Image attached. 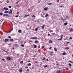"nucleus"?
Masks as SVG:
<instances>
[{"instance_id":"nucleus-1","label":"nucleus","mask_w":73,"mask_h":73,"mask_svg":"<svg viewBox=\"0 0 73 73\" xmlns=\"http://www.w3.org/2000/svg\"><path fill=\"white\" fill-rule=\"evenodd\" d=\"M6 60L7 61H12V58L10 56H8L6 57Z\"/></svg>"},{"instance_id":"nucleus-2","label":"nucleus","mask_w":73,"mask_h":73,"mask_svg":"<svg viewBox=\"0 0 73 73\" xmlns=\"http://www.w3.org/2000/svg\"><path fill=\"white\" fill-rule=\"evenodd\" d=\"M3 9H5V11H7V10H8V9L7 7H4L2 9V10H3Z\"/></svg>"},{"instance_id":"nucleus-3","label":"nucleus","mask_w":73,"mask_h":73,"mask_svg":"<svg viewBox=\"0 0 73 73\" xmlns=\"http://www.w3.org/2000/svg\"><path fill=\"white\" fill-rule=\"evenodd\" d=\"M60 19L62 20V21H65V19H64V18H62V17H61L60 18Z\"/></svg>"},{"instance_id":"nucleus-4","label":"nucleus","mask_w":73,"mask_h":73,"mask_svg":"<svg viewBox=\"0 0 73 73\" xmlns=\"http://www.w3.org/2000/svg\"><path fill=\"white\" fill-rule=\"evenodd\" d=\"M3 16L7 17L8 16V14H4Z\"/></svg>"},{"instance_id":"nucleus-5","label":"nucleus","mask_w":73,"mask_h":73,"mask_svg":"<svg viewBox=\"0 0 73 73\" xmlns=\"http://www.w3.org/2000/svg\"><path fill=\"white\" fill-rule=\"evenodd\" d=\"M9 41V39H5L4 40L5 42H7V41Z\"/></svg>"},{"instance_id":"nucleus-6","label":"nucleus","mask_w":73,"mask_h":73,"mask_svg":"<svg viewBox=\"0 0 73 73\" xmlns=\"http://www.w3.org/2000/svg\"><path fill=\"white\" fill-rule=\"evenodd\" d=\"M23 71V70H22V68H21L19 70V72H21Z\"/></svg>"},{"instance_id":"nucleus-7","label":"nucleus","mask_w":73,"mask_h":73,"mask_svg":"<svg viewBox=\"0 0 73 73\" xmlns=\"http://www.w3.org/2000/svg\"><path fill=\"white\" fill-rule=\"evenodd\" d=\"M44 11H47V10H48V8L46 7L44 8Z\"/></svg>"},{"instance_id":"nucleus-8","label":"nucleus","mask_w":73,"mask_h":73,"mask_svg":"<svg viewBox=\"0 0 73 73\" xmlns=\"http://www.w3.org/2000/svg\"><path fill=\"white\" fill-rule=\"evenodd\" d=\"M45 27V25H43L42 26V29H44V27Z\"/></svg>"},{"instance_id":"nucleus-9","label":"nucleus","mask_w":73,"mask_h":73,"mask_svg":"<svg viewBox=\"0 0 73 73\" xmlns=\"http://www.w3.org/2000/svg\"><path fill=\"white\" fill-rule=\"evenodd\" d=\"M49 16V15L48 14H46V15H45V17H47L48 16Z\"/></svg>"},{"instance_id":"nucleus-10","label":"nucleus","mask_w":73,"mask_h":73,"mask_svg":"<svg viewBox=\"0 0 73 73\" xmlns=\"http://www.w3.org/2000/svg\"><path fill=\"white\" fill-rule=\"evenodd\" d=\"M15 46L16 47H17L18 46V44H15Z\"/></svg>"},{"instance_id":"nucleus-11","label":"nucleus","mask_w":73,"mask_h":73,"mask_svg":"<svg viewBox=\"0 0 73 73\" xmlns=\"http://www.w3.org/2000/svg\"><path fill=\"white\" fill-rule=\"evenodd\" d=\"M52 42H53V41H52L51 40H49V43H52Z\"/></svg>"},{"instance_id":"nucleus-12","label":"nucleus","mask_w":73,"mask_h":73,"mask_svg":"<svg viewBox=\"0 0 73 73\" xmlns=\"http://www.w3.org/2000/svg\"><path fill=\"white\" fill-rule=\"evenodd\" d=\"M30 16V15H25L24 16V17H27V16Z\"/></svg>"},{"instance_id":"nucleus-13","label":"nucleus","mask_w":73,"mask_h":73,"mask_svg":"<svg viewBox=\"0 0 73 73\" xmlns=\"http://www.w3.org/2000/svg\"><path fill=\"white\" fill-rule=\"evenodd\" d=\"M30 16V15H25L24 16V17H27V16Z\"/></svg>"},{"instance_id":"nucleus-14","label":"nucleus","mask_w":73,"mask_h":73,"mask_svg":"<svg viewBox=\"0 0 73 73\" xmlns=\"http://www.w3.org/2000/svg\"><path fill=\"white\" fill-rule=\"evenodd\" d=\"M30 16V15H25L24 16V17H27V16Z\"/></svg>"},{"instance_id":"nucleus-15","label":"nucleus","mask_w":73,"mask_h":73,"mask_svg":"<svg viewBox=\"0 0 73 73\" xmlns=\"http://www.w3.org/2000/svg\"><path fill=\"white\" fill-rule=\"evenodd\" d=\"M35 42L36 44L37 43H38V40H35Z\"/></svg>"},{"instance_id":"nucleus-16","label":"nucleus","mask_w":73,"mask_h":73,"mask_svg":"<svg viewBox=\"0 0 73 73\" xmlns=\"http://www.w3.org/2000/svg\"><path fill=\"white\" fill-rule=\"evenodd\" d=\"M57 73H61V71H60V70H58L57 71Z\"/></svg>"},{"instance_id":"nucleus-17","label":"nucleus","mask_w":73,"mask_h":73,"mask_svg":"<svg viewBox=\"0 0 73 73\" xmlns=\"http://www.w3.org/2000/svg\"><path fill=\"white\" fill-rule=\"evenodd\" d=\"M18 32H19V33H21V30H19L18 31Z\"/></svg>"},{"instance_id":"nucleus-18","label":"nucleus","mask_w":73,"mask_h":73,"mask_svg":"<svg viewBox=\"0 0 73 73\" xmlns=\"http://www.w3.org/2000/svg\"><path fill=\"white\" fill-rule=\"evenodd\" d=\"M65 49L66 50H68V49H69V48L68 47H66L65 48Z\"/></svg>"},{"instance_id":"nucleus-19","label":"nucleus","mask_w":73,"mask_h":73,"mask_svg":"<svg viewBox=\"0 0 73 73\" xmlns=\"http://www.w3.org/2000/svg\"><path fill=\"white\" fill-rule=\"evenodd\" d=\"M5 13H8V11H5L4 12Z\"/></svg>"},{"instance_id":"nucleus-20","label":"nucleus","mask_w":73,"mask_h":73,"mask_svg":"<svg viewBox=\"0 0 73 73\" xmlns=\"http://www.w3.org/2000/svg\"><path fill=\"white\" fill-rule=\"evenodd\" d=\"M68 24V23L66 22L64 23V25H66Z\"/></svg>"},{"instance_id":"nucleus-21","label":"nucleus","mask_w":73,"mask_h":73,"mask_svg":"<svg viewBox=\"0 0 73 73\" xmlns=\"http://www.w3.org/2000/svg\"><path fill=\"white\" fill-rule=\"evenodd\" d=\"M54 50L55 51V52H57V48H54Z\"/></svg>"},{"instance_id":"nucleus-22","label":"nucleus","mask_w":73,"mask_h":73,"mask_svg":"<svg viewBox=\"0 0 73 73\" xmlns=\"http://www.w3.org/2000/svg\"><path fill=\"white\" fill-rule=\"evenodd\" d=\"M34 48H37V45H35L34 46Z\"/></svg>"},{"instance_id":"nucleus-23","label":"nucleus","mask_w":73,"mask_h":73,"mask_svg":"<svg viewBox=\"0 0 73 73\" xmlns=\"http://www.w3.org/2000/svg\"><path fill=\"white\" fill-rule=\"evenodd\" d=\"M68 65H69L70 66V67H71V66H72V64H71L69 63L68 64Z\"/></svg>"},{"instance_id":"nucleus-24","label":"nucleus","mask_w":73,"mask_h":73,"mask_svg":"<svg viewBox=\"0 0 73 73\" xmlns=\"http://www.w3.org/2000/svg\"><path fill=\"white\" fill-rule=\"evenodd\" d=\"M10 41H14V40H13V39H11Z\"/></svg>"},{"instance_id":"nucleus-25","label":"nucleus","mask_w":73,"mask_h":73,"mask_svg":"<svg viewBox=\"0 0 73 73\" xmlns=\"http://www.w3.org/2000/svg\"><path fill=\"white\" fill-rule=\"evenodd\" d=\"M72 31H73V28H71L70 32H72Z\"/></svg>"},{"instance_id":"nucleus-26","label":"nucleus","mask_w":73,"mask_h":73,"mask_svg":"<svg viewBox=\"0 0 73 73\" xmlns=\"http://www.w3.org/2000/svg\"><path fill=\"white\" fill-rule=\"evenodd\" d=\"M32 17H34V18H36V16L34 15H33L32 16Z\"/></svg>"},{"instance_id":"nucleus-27","label":"nucleus","mask_w":73,"mask_h":73,"mask_svg":"<svg viewBox=\"0 0 73 73\" xmlns=\"http://www.w3.org/2000/svg\"><path fill=\"white\" fill-rule=\"evenodd\" d=\"M20 64H23V61H21L20 62Z\"/></svg>"},{"instance_id":"nucleus-28","label":"nucleus","mask_w":73,"mask_h":73,"mask_svg":"<svg viewBox=\"0 0 73 73\" xmlns=\"http://www.w3.org/2000/svg\"><path fill=\"white\" fill-rule=\"evenodd\" d=\"M66 19H68L69 18V17H68V16H66Z\"/></svg>"},{"instance_id":"nucleus-29","label":"nucleus","mask_w":73,"mask_h":73,"mask_svg":"<svg viewBox=\"0 0 73 73\" xmlns=\"http://www.w3.org/2000/svg\"><path fill=\"white\" fill-rule=\"evenodd\" d=\"M23 42H24V41H21L20 43L21 44H23Z\"/></svg>"},{"instance_id":"nucleus-30","label":"nucleus","mask_w":73,"mask_h":73,"mask_svg":"<svg viewBox=\"0 0 73 73\" xmlns=\"http://www.w3.org/2000/svg\"><path fill=\"white\" fill-rule=\"evenodd\" d=\"M3 13H0V15L2 16V15H3Z\"/></svg>"},{"instance_id":"nucleus-31","label":"nucleus","mask_w":73,"mask_h":73,"mask_svg":"<svg viewBox=\"0 0 73 73\" xmlns=\"http://www.w3.org/2000/svg\"><path fill=\"white\" fill-rule=\"evenodd\" d=\"M63 55H65V54H66V53H65V52H63Z\"/></svg>"},{"instance_id":"nucleus-32","label":"nucleus","mask_w":73,"mask_h":73,"mask_svg":"<svg viewBox=\"0 0 73 73\" xmlns=\"http://www.w3.org/2000/svg\"><path fill=\"white\" fill-rule=\"evenodd\" d=\"M28 71H29V69H27V71H26V72H28Z\"/></svg>"},{"instance_id":"nucleus-33","label":"nucleus","mask_w":73,"mask_h":73,"mask_svg":"<svg viewBox=\"0 0 73 73\" xmlns=\"http://www.w3.org/2000/svg\"><path fill=\"white\" fill-rule=\"evenodd\" d=\"M28 66H31V64L29 63L28 64Z\"/></svg>"},{"instance_id":"nucleus-34","label":"nucleus","mask_w":73,"mask_h":73,"mask_svg":"<svg viewBox=\"0 0 73 73\" xmlns=\"http://www.w3.org/2000/svg\"><path fill=\"white\" fill-rule=\"evenodd\" d=\"M38 30V28H36L35 29V31H37Z\"/></svg>"},{"instance_id":"nucleus-35","label":"nucleus","mask_w":73,"mask_h":73,"mask_svg":"<svg viewBox=\"0 0 73 73\" xmlns=\"http://www.w3.org/2000/svg\"><path fill=\"white\" fill-rule=\"evenodd\" d=\"M62 40V38H60V39H58V41H60V40Z\"/></svg>"},{"instance_id":"nucleus-36","label":"nucleus","mask_w":73,"mask_h":73,"mask_svg":"<svg viewBox=\"0 0 73 73\" xmlns=\"http://www.w3.org/2000/svg\"><path fill=\"white\" fill-rule=\"evenodd\" d=\"M38 38L36 37H34V39H37Z\"/></svg>"},{"instance_id":"nucleus-37","label":"nucleus","mask_w":73,"mask_h":73,"mask_svg":"<svg viewBox=\"0 0 73 73\" xmlns=\"http://www.w3.org/2000/svg\"><path fill=\"white\" fill-rule=\"evenodd\" d=\"M21 46H22V47H24V44H21Z\"/></svg>"},{"instance_id":"nucleus-38","label":"nucleus","mask_w":73,"mask_h":73,"mask_svg":"<svg viewBox=\"0 0 73 73\" xmlns=\"http://www.w3.org/2000/svg\"><path fill=\"white\" fill-rule=\"evenodd\" d=\"M48 65H46V66H44V68H46V67H48Z\"/></svg>"},{"instance_id":"nucleus-39","label":"nucleus","mask_w":73,"mask_h":73,"mask_svg":"<svg viewBox=\"0 0 73 73\" xmlns=\"http://www.w3.org/2000/svg\"><path fill=\"white\" fill-rule=\"evenodd\" d=\"M63 36V35H62L61 36V38L62 39V36Z\"/></svg>"},{"instance_id":"nucleus-40","label":"nucleus","mask_w":73,"mask_h":73,"mask_svg":"<svg viewBox=\"0 0 73 73\" xmlns=\"http://www.w3.org/2000/svg\"><path fill=\"white\" fill-rule=\"evenodd\" d=\"M11 31H12V29H10V31H9V32H11Z\"/></svg>"},{"instance_id":"nucleus-41","label":"nucleus","mask_w":73,"mask_h":73,"mask_svg":"<svg viewBox=\"0 0 73 73\" xmlns=\"http://www.w3.org/2000/svg\"><path fill=\"white\" fill-rule=\"evenodd\" d=\"M19 15H17L16 16H15V17H19Z\"/></svg>"},{"instance_id":"nucleus-42","label":"nucleus","mask_w":73,"mask_h":73,"mask_svg":"<svg viewBox=\"0 0 73 73\" xmlns=\"http://www.w3.org/2000/svg\"><path fill=\"white\" fill-rule=\"evenodd\" d=\"M12 13V12H11V11H10L9 12V14H11V13Z\"/></svg>"},{"instance_id":"nucleus-43","label":"nucleus","mask_w":73,"mask_h":73,"mask_svg":"<svg viewBox=\"0 0 73 73\" xmlns=\"http://www.w3.org/2000/svg\"><path fill=\"white\" fill-rule=\"evenodd\" d=\"M48 5H51L52 4V3H48Z\"/></svg>"},{"instance_id":"nucleus-44","label":"nucleus","mask_w":73,"mask_h":73,"mask_svg":"<svg viewBox=\"0 0 73 73\" xmlns=\"http://www.w3.org/2000/svg\"><path fill=\"white\" fill-rule=\"evenodd\" d=\"M49 32H50L51 33V32H52V30H50V31H49Z\"/></svg>"},{"instance_id":"nucleus-45","label":"nucleus","mask_w":73,"mask_h":73,"mask_svg":"<svg viewBox=\"0 0 73 73\" xmlns=\"http://www.w3.org/2000/svg\"><path fill=\"white\" fill-rule=\"evenodd\" d=\"M10 12H12V9H10Z\"/></svg>"},{"instance_id":"nucleus-46","label":"nucleus","mask_w":73,"mask_h":73,"mask_svg":"<svg viewBox=\"0 0 73 73\" xmlns=\"http://www.w3.org/2000/svg\"><path fill=\"white\" fill-rule=\"evenodd\" d=\"M70 39V40H72V37H70L69 38Z\"/></svg>"},{"instance_id":"nucleus-47","label":"nucleus","mask_w":73,"mask_h":73,"mask_svg":"<svg viewBox=\"0 0 73 73\" xmlns=\"http://www.w3.org/2000/svg\"><path fill=\"white\" fill-rule=\"evenodd\" d=\"M11 7H11V6H9V8H11Z\"/></svg>"},{"instance_id":"nucleus-48","label":"nucleus","mask_w":73,"mask_h":73,"mask_svg":"<svg viewBox=\"0 0 73 73\" xmlns=\"http://www.w3.org/2000/svg\"><path fill=\"white\" fill-rule=\"evenodd\" d=\"M50 36V35L49 34H48V36Z\"/></svg>"},{"instance_id":"nucleus-49","label":"nucleus","mask_w":73,"mask_h":73,"mask_svg":"<svg viewBox=\"0 0 73 73\" xmlns=\"http://www.w3.org/2000/svg\"><path fill=\"white\" fill-rule=\"evenodd\" d=\"M8 38H11V36H8Z\"/></svg>"},{"instance_id":"nucleus-50","label":"nucleus","mask_w":73,"mask_h":73,"mask_svg":"<svg viewBox=\"0 0 73 73\" xmlns=\"http://www.w3.org/2000/svg\"><path fill=\"white\" fill-rule=\"evenodd\" d=\"M5 52H6V53H7V54H8V53H9V52H8L7 51H6Z\"/></svg>"},{"instance_id":"nucleus-51","label":"nucleus","mask_w":73,"mask_h":73,"mask_svg":"<svg viewBox=\"0 0 73 73\" xmlns=\"http://www.w3.org/2000/svg\"><path fill=\"white\" fill-rule=\"evenodd\" d=\"M43 60H45V58H44L43 59H42Z\"/></svg>"},{"instance_id":"nucleus-52","label":"nucleus","mask_w":73,"mask_h":73,"mask_svg":"<svg viewBox=\"0 0 73 73\" xmlns=\"http://www.w3.org/2000/svg\"><path fill=\"white\" fill-rule=\"evenodd\" d=\"M68 62H71V63H73V62H71V61H68Z\"/></svg>"},{"instance_id":"nucleus-53","label":"nucleus","mask_w":73,"mask_h":73,"mask_svg":"<svg viewBox=\"0 0 73 73\" xmlns=\"http://www.w3.org/2000/svg\"><path fill=\"white\" fill-rule=\"evenodd\" d=\"M42 49H43V48H44V46H42Z\"/></svg>"},{"instance_id":"nucleus-54","label":"nucleus","mask_w":73,"mask_h":73,"mask_svg":"<svg viewBox=\"0 0 73 73\" xmlns=\"http://www.w3.org/2000/svg\"><path fill=\"white\" fill-rule=\"evenodd\" d=\"M52 49V47H50L49 49V50H50V49Z\"/></svg>"},{"instance_id":"nucleus-55","label":"nucleus","mask_w":73,"mask_h":73,"mask_svg":"<svg viewBox=\"0 0 73 73\" xmlns=\"http://www.w3.org/2000/svg\"><path fill=\"white\" fill-rule=\"evenodd\" d=\"M31 39H34V37H33L31 38Z\"/></svg>"},{"instance_id":"nucleus-56","label":"nucleus","mask_w":73,"mask_h":73,"mask_svg":"<svg viewBox=\"0 0 73 73\" xmlns=\"http://www.w3.org/2000/svg\"><path fill=\"white\" fill-rule=\"evenodd\" d=\"M25 68H28V66H26L25 67Z\"/></svg>"},{"instance_id":"nucleus-57","label":"nucleus","mask_w":73,"mask_h":73,"mask_svg":"<svg viewBox=\"0 0 73 73\" xmlns=\"http://www.w3.org/2000/svg\"><path fill=\"white\" fill-rule=\"evenodd\" d=\"M2 60H3V61H5V59L4 58Z\"/></svg>"},{"instance_id":"nucleus-58","label":"nucleus","mask_w":73,"mask_h":73,"mask_svg":"<svg viewBox=\"0 0 73 73\" xmlns=\"http://www.w3.org/2000/svg\"><path fill=\"white\" fill-rule=\"evenodd\" d=\"M3 51H4V52H5L6 51H5V50H3Z\"/></svg>"},{"instance_id":"nucleus-59","label":"nucleus","mask_w":73,"mask_h":73,"mask_svg":"<svg viewBox=\"0 0 73 73\" xmlns=\"http://www.w3.org/2000/svg\"><path fill=\"white\" fill-rule=\"evenodd\" d=\"M59 1H59V0H58L57 1V2H58V3Z\"/></svg>"},{"instance_id":"nucleus-60","label":"nucleus","mask_w":73,"mask_h":73,"mask_svg":"<svg viewBox=\"0 0 73 73\" xmlns=\"http://www.w3.org/2000/svg\"><path fill=\"white\" fill-rule=\"evenodd\" d=\"M53 35H56V34L55 33H53Z\"/></svg>"},{"instance_id":"nucleus-61","label":"nucleus","mask_w":73,"mask_h":73,"mask_svg":"<svg viewBox=\"0 0 73 73\" xmlns=\"http://www.w3.org/2000/svg\"><path fill=\"white\" fill-rule=\"evenodd\" d=\"M47 61H49V60L48 59H46Z\"/></svg>"},{"instance_id":"nucleus-62","label":"nucleus","mask_w":73,"mask_h":73,"mask_svg":"<svg viewBox=\"0 0 73 73\" xmlns=\"http://www.w3.org/2000/svg\"><path fill=\"white\" fill-rule=\"evenodd\" d=\"M35 64H37V62H35Z\"/></svg>"},{"instance_id":"nucleus-63","label":"nucleus","mask_w":73,"mask_h":73,"mask_svg":"<svg viewBox=\"0 0 73 73\" xmlns=\"http://www.w3.org/2000/svg\"><path fill=\"white\" fill-rule=\"evenodd\" d=\"M28 11H29V12H30V9H29L28 10Z\"/></svg>"},{"instance_id":"nucleus-64","label":"nucleus","mask_w":73,"mask_h":73,"mask_svg":"<svg viewBox=\"0 0 73 73\" xmlns=\"http://www.w3.org/2000/svg\"><path fill=\"white\" fill-rule=\"evenodd\" d=\"M66 44H69V42H66Z\"/></svg>"}]
</instances>
